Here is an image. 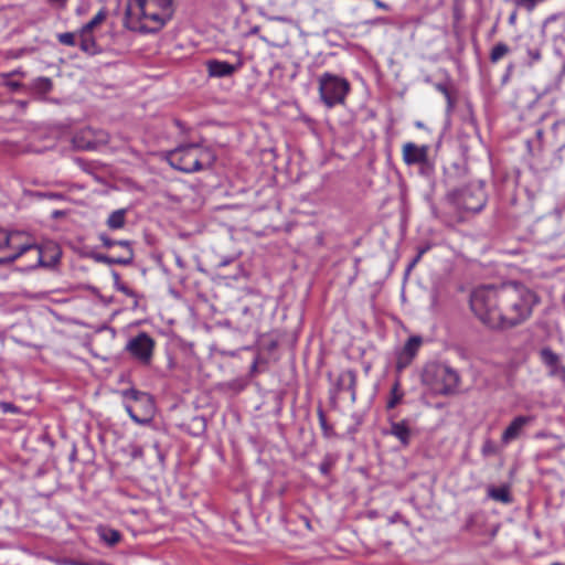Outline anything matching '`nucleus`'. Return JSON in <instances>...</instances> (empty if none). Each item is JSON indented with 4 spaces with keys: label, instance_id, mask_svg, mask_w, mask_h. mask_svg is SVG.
Instances as JSON below:
<instances>
[{
    "label": "nucleus",
    "instance_id": "obj_47",
    "mask_svg": "<svg viewBox=\"0 0 565 565\" xmlns=\"http://www.w3.org/2000/svg\"><path fill=\"white\" fill-rule=\"evenodd\" d=\"M9 86L12 88V89H18L21 84L20 83H17V82H12V83H9Z\"/></svg>",
    "mask_w": 565,
    "mask_h": 565
},
{
    "label": "nucleus",
    "instance_id": "obj_39",
    "mask_svg": "<svg viewBox=\"0 0 565 565\" xmlns=\"http://www.w3.org/2000/svg\"><path fill=\"white\" fill-rule=\"evenodd\" d=\"M51 6L56 8H64L67 0H46Z\"/></svg>",
    "mask_w": 565,
    "mask_h": 565
},
{
    "label": "nucleus",
    "instance_id": "obj_15",
    "mask_svg": "<svg viewBox=\"0 0 565 565\" xmlns=\"http://www.w3.org/2000/svg\"><path fill=\"white\" fill-rule=\"evenodd\" d=\"M356 373L353 370H347L339 374L337 387L339 391L350 392L352 402L356 398Z\"/></svg>",
    "mask_w": 565,
    "mask_h": 565
},
{
    "label": "nucleus",
    "instance_id": "obj_20",
    "mask_svg": "<svg viewBox=\"0 0 565 565\" xmlns=\"http://www.w3.org/2000/svg\"><path fill=\"white\" fill-rule=\"evenodd\" d=\"M241 67V62L236 64H231L228 62L214 60V77L228 76L237 70H239Z\"/></svg>",
    "mask_w": 565,
    "mask_h": 565
},
{
    "label": "nucleus",
    "instance_id": "obj_5",
    "mask_svg": "<svg viewBox=\"0 0 565 565\" xmlns=\"http://www.w3.org/2000/svg\"><path fill=\"white\" fill-rule=\"evenodd\" d=\"M423 381L437 394L448 395L456 392L458 388L460 376L458 372L450 366L434 363L425 367Z\"/></svg>",
    "mask_w": 565,
    "mask_h": 565
},
{
    "label": "nucleus",
    "instance_id": "obj_46",
    "mask_svg": "<svg viewBox=\"0 0 565 565\" xmlns=\"http://www.w3.org/2000/svg\"><path fill=\"white\" fill-rule=\"evenodd\" d=\"M146 412V404L138 405V414L142 415Z\"/></svg>",
    "mask_w": 565,
    "mask_h": 565
},
{
    "label": "nucleus",
    "instance_id": "obj_38",
    "mask_svg": "<svg viewBox=\"0 0 565 565\" xmlns=\"http://www.w3.org/2000/svg\"><path fill=\"white\" fill-rule=\"evenodd\" d=\"M516 20H518V12L516 10L512 11L511 14L509 15L508 18V23L511 25V26H514L516 24Z\"/></svg>",
    "mask_w": 565,
    "mask_h": 565
},
{
    "label": "nucleus",
    "instance_id": "obj_11",
    "mask_svg": "<svg viewBox=\"0 0 565 565\" xmlns=\"http://www.w3.org/2000/svg\"><path fill=\"white\" fill-rule=\"evenodd\" d=\"M429 149L428 145L418 146L412 141L405 142L402 146L403 162L408 167H427L429 164Z\"/></svg>",
    "mask_w": 565,
    "mask_h": 565
},
{
    "label": "nucleus",
    "instance_id": "obj_28",
    "mask_svg": "<svg viewBox=\"0 0 565 565\" xmlns=\"http://www.w3.org/2000/svg\"><path fill=\"white\" fill-rule=\"evenodd\" d=\"M434 87L438 93L444 95V97L447 100L448 107L451 108L454 106V100L448 85L445 83H436Z\"/></svg>",
    "mask_w": 565,
    "mask_h": 565
},
{
    "label": "nucleus",
    "instance_id": "obj_43",
    "mask_svg": "<svg viewBox=\"0 0 565 565\" xmlns=\"http://www.w3.org/2000/svg\"><path fill=\"white\" fill-rule=\"evenodd\" d=\"M422 257H419L418 255L415 256V258L412 260V263L409 264V269H412L413 267H415L419 262H420Z\"/></svg>",
    "mask_w": 565,
    "mask_h": 565
},
{
    "label": "nucleus",
    "instance_id": "obj_8",
    "mask_svg": "<svg viewBox=\"0 0 565 565\" xmlns=\"http://www.w3.org/2000/svg\"><path fill=\"white\" fill-rule=\"evenodd\" d=\"M121 394L126 399L132 402V404H126L125 408L135 423L145 425L151 422L154 404L149 394L135 388L125 390Z\"/></svg>",
    "mask_w": 565,
    "mask_h": 565
},
{
    "label": "nucleus",
    "instance_id": "obj_19",
    "mask_svg": "<svg viewBox=\"0 0 565 565\" xmlns=\"http://www.w3.org/2000/svg\"><path fill=\"white\" fill-rule=\"evenodd\" d=\"M404 395L405 394L402 390L401 381L399 379H396L390 391V396L386 402V409L395 408L403 401Z\"/></svg>",
    "mask_w": 565,
    "mask_h": 565
},
{
    "label": "nucleus",
    "instance_id": "obj_45",
    "mask_svg": "<svg viewBox=\"0 0 565 565\" xmlns=\"http://www.w3.org/2000/svg\"><path fill=\"white\" fill-rule=\"evenodd\" d=\"M113 276H114V279H115V285H116V288L118 287V284H122L120 281V276L118 273H113Z\"/></svg>",
    "mask_w": 565,
    "mask_h": 565
},
{
    "label": "nucleus",
    "instance_id": "obj_48",
    "mask_svg": "<svg viewBox=\"0 0 565 565\" xmlns=\"http://www.w3.org/2000/svg\"><path fill=\"white\" fill-rule=\"evenodd\" d=\"M564 75H565V62L563 63L562 70H561V76H564Z\"/></svg>",
    "mask_w": 565,
    "mask_h": 565
},
{
    "label": "nucleus",
    "instance_id": "obj_1",
    "mask_svg": "<svg viewBox=\"0 0 565 565\" xmlns=\"http://www.w3.org/2000/svg\"><path fill=\"white\" fill-rule=\"evenodd\" d=\"M536 295L518 282L481 286L470 295V308L487 327L507 330L526 321L536 303Z\"/></svg>",
    "mask_w": 565,
    "mask_h": 565
},
{
    "label": "nucleus",
    "instance_id": "obj_25",
    "mask_svg": "<svg viewBox=\"0 0 565 565\" xmlns=\"http://www.w3.org/2000/svg\"><path fill=\"white\" fill-rule=\"evenodd\" d=\"M317 416H318L319 426L321 428L323 437H326V438L332 437L334 435V430H333V427L331 425H329V423L327 420V416H326L322 407H318Z\"/></svg>",
    "mask_w": 565,
    "mask_h": 565
},
{
    "label": "nucleus",
    "instance_id": "obj_24",
    "mask_svg": "<svg viewBox=\"0 0 565 565\" xmlns=\"http://www.w3.org/2000/svg\"><path fill=\"white\" fill-rule=\"evenodd\" d=\"M125 215H126V211L122 209L114 211L107 220L108 227L111 230L122 228L126 223Z\"/></svg>",
    "mask_w": 565,
    "mask_h": 565
},
{
    "label": "nucleus",
    "instance_id": "obj_23",
    "mask_svg": "<svg viewBox=\"0 0 565 565\" xmlns=\"http://www.w3.org/2000/svg\"><path fill=\"white\" fill-rule=\"evenodd\" d=\"M511 52L510 46L504 42H498L490 51L489 60L492 64L499 63Z\"/></svg>",
    "mask_w": 565,
    "mask_h": 565
},
{
    "label": "nucleus",
    "instance_id": "obj_37",
    "mask_svg": "<svg viewBox=\"0 0 565 565\" xmlns=\"http://www.w3.org/2000/svg\"><path fill=\"white\" fill-rule=\"evenodd\" d=\"M116 246H120L124 248V254L129 250L132 252V248L130 246V243L128 241H117Z\"/></svg>",
    "mask_w": 565,
    "mask_h": 565
},
{
    "label": "nucleus",
    "instance_id": "obj_17",
    "mask_svg": "<svg viewBox=\"0 0 565 565\" xmlns=\"http://www.w3.org/2000/svg\"><path fill=\"white\" fill-rule=\"evenodd\" d=\"M78 45L81 50L89 55H96L102 52V47L97 44L92 32L79 31Z\"/></svg>",
    "mask_w": 565,
    "mask_h": 565
},
{
    "label": "nucleus",
    "instance_id": "obj_13",
    "mask_svg": "<svg viewBox=\"0 0 565 565\" xmlns=\"http://www.w3.org/2000/svg\"><path fill=\"white\" fill-rule=\"evenodd\" d=\"M541 362L548 370V376L557 377L565 383V366L562 364L559 355L551 348H543L540 351Z\"/></svg>",
    "mask_w": 565,
    "mask_h": 565
},
{
    "label": "nucleus",
    "instance_id": "obj_29",
    "mask_svg": "<svg viewBox=\"0 0 565 565\" xmlns=\"http://www.w3.org/2000/svg\"><path fill=\"white\" fill-rule=\"evenodd\" d=\"M58 42L63 45L74 46L76 45V36L74 33L65 32L57 35Z\"/></svg>",
    "mask_w": 565,
    "mask_h": 565
},
{
    "label": "nucleus",
    "instance_id": "obj_3",
    "mask_svg": "<svg viewBox=\"0 0 565 565\" xmlns=\"http://www.w3.org/2000/svg\"><path fill=\"white\" fill-rule=\"evenodd\" d=\"M172 17V0H128L126 25L132 31L156 32Z\"/></svg>",
    "mask_w": 565,
    "mask_h": 565
},
{
    "label": "nucleus",
    "instance_id": "obj_12",
    "mask_svg": "<svg viewBox=\"0 0 565 565\" xmlns=\"http://www.w3.org/2000/svg\"><path fill=\"white\" fill-rule=\"evenodd\" d=\"M422 343L423 340L419 335H413L406 341L403 349L397 354L396 370L398 372L403 371L412 364L413 360L419 351Z\"/></svg>",
    "mask_w": 565,
    "mask_h": 565
},
{
    "label": "nucleus",
    "instance_id": "obj_35",
    "mask_svg": "<svg viewBox=\"0 0 565 565\" xmlns=\"http://www.w3.org/2000/svg\"><path fill=\"white\" fill-rule=\"evenodd\" d=\"M117 290L121 291L122 294H125L129 297H132V298L137 297V294L125 284H118Z\"/></svg>",
    "mask_w": 565,
    "mask_h": 565
},
{
    "label": "nucleus",
    "instance_id": "obj_41",
    "mask_svg": "<svg viewBox=\"0 0 565 565\" xmlns=\"http://www.w3.org/2000/svg\"><path fill=\"white\" fill-rule=\"evenodd\" d=\"M430 249L429 245L420 247L417 252V255L423 258V256Z\"/></svg>",
    "mask_w": 565,
    "mask_h": 565
},
{
    "label": "nucleus",
    "instance_id": "obj_34",
    "mask_svg": "<svg viewBox=\"0 0 565 565\" xmlns=\"http://www.w3.org/2000/svg\"><path fill=\"white\" fill-rule=\"evenodd\" d=\"M99 239L102 241L103 246H105L107 248H111V247L116 246V244H117V241L109 238L106 234H100Z\"/></svg>",
    "mask_w": 565,
    "mask_h": 565
},
{
    "label": "nucleus",
    "instance_id": "obj_16",
    "mask_svg": "<svg viewBox=\"0 0 565 565\" xmlns=\"http://www.w3.org/2000/svg\"><path fill=\"white\" fill-rule=\"evenodd\" d=\"M388 434L395 437L403 447L409 446L412 439V430L406 419L392 422Z\"/></svg>",
    "mask_w": 565,
    "mask_h": 565
},
{
    "label": "nucleus",
    "instance_id": "obj_30",
    "mask_svg": "<svg viewBox=\"0 0 565 565\" xmlns=\"http://www.w3.org/2000/svg\"><path fill=\"white\" fill-rule=\"evenodd\" d=\"M526 53L530 58V65H533L534 63L540 62L542 58L541 50L537 47H533V49L529 47L526 50Z\"/></svg>",
    "mask_w": 565,
    "mask_h": 565
},
{
    "label": "nucleus",
    "instance_id": "obj_26",
    "mask_svg": "<svg viewBox=\"0 0 565 565\" xmlns=\"http://www.w3.org/2000/svg\"><path fill=\"white\" fill-rule=\"evenodd\" d=\"M107 18V11L102 9L99 10L95 15L94 18L88 21L85 25L82 26L81 30H84L85 32H92L93 33V30L102 24Z\"/></svg>",
    "mask_w": 565,
    "mask_h": 565
},
{
    "label": "nucleus",
    "instance_id": "obj_18",
    "mask_svg": "<svg viewBox=\"0 0 565 565\" xmlns=\"http://www.w3.org/2000/svg\"><path fill=\"white\" fill-rule=\"evenodd\" d=\"M95 259L99 263H104V264H108V265H113V264L129 265L134 259V252L127 250L125 254H122L121 256H117V257L108 256V255H104V254H97V255H95Z\"/></svg>",
    "mask_w": 565,
    "mask_h": 565
},
{
    "label": "nucleus",
    "instance_id": "obj_10",
    "mask_svg": "<svg viewBox=\"0 0 565 565\" xmlns=\"http://www.w3.org/2000/svg\"><path fill=\"white\" fill-rule=\"evenodd\" d=\"M154 349V340L146 332H140L136 337L131 338L126 350L132 358L138 360L142 364H149Z\"/></svg>",
    "mask_w": 565,
    "mask_h": 565
},
{
    "label": "nucleus",
    "instance_id": "obj_40",
    "mask_svg": "<svg viewBox=\"0 0 565 565\" xmlns=\"http://www.w3.org/2000/svg\"><path fill=\"white\" fill-rule=\"evenodd\" d=\"M373 3L379 9H382V10H385V11L390 10V6L384 3V2H382L381 0H373Z\"/></svg>",
    "mask_w": 565,
    "mask_h": 565
},
{
    "label": "nucleus",
    "instance_id": "obj_7",
    "mask_svg": "<svg viewBox=\"0 0 565 565\" xmlns=\"http://www.w3.org/2000/svg\"><path fill=\"white\" fill-rule=\"evenodd\" d=\"M34 243V238L26 232H7L0 228V253L4 254L0 262H13L23 257L24 252Z\"/></svg>",
    "mask_w": 565,
    "mask_h": 565
},
{
    "label": "nucleus",
    "instance_id": "obj_9",
    "mask_svg": "<svg viewBox=\"0 0 565 565\" xmlns=\"http://www.w3.org/2000/svg\"><path fill=\"white\" fill-rule=\"evenodd\" d=\"M23 257L26 258L24 266L28 269L52 267L58 263L60 252L56 246L42 247L34 243L24 252Z\"/></svg>",
    "mask_w": 565,
    "mask_h": 565
},
{
    "label": "nucleus",
    "instance_id": "obj_32",
    "mask_svg": "<svg viewBox=\"0 0 565 565\" xmlns=\"http://www.w3.org/2000/svg\"><path fill=\"white\" fill-rule=\"evenodd\" d=\"M97 142H103V143L108 142V136L106 134L102 132L100 137H98L97 141H94V142L87 141L85 145H78V146L82 148H85V149H95Z\"/></svg>",
    "mask_w": 565,
    "mask_h": 565
},
{
    "label": "nucleus",
    "instance_id": "obj_36",
    "mask_svg": "<svg viewBox=\"0 0 565 565\" xmlns=\"http://www.w3.org/2000/svg\"><path fill=\"white\" fill-rule=\"evenodd\" d=\"M331 468H332V463H331V461H329V460H327V459H326V460H323V461L320 463V466H319V470H320V472H321L322 475H328V473L330 472Z\"/></svg>",
    "mask_w": 565,
    "mask_h": 565
},
{
    "label": "nucleus",
    "instance_id": "obj_27",
    "mask_svg": "<svg viewBox=\"0 0 565 565\" xmlns=\"http://www.w3.org/2000/svg\"><path fill=\"white\" fill-rule=\"evenodd\" d=\"M52 86V81L49 77H38L32 83V88L39 94L49 93Z\"/></svg>",
    "mask_w": 565,
    "mask_h": 565
},
{
    "label": "nucleus",
    "instance_id": "obj_14",
    "mask_svg": "<svg viewBox=\"0 0 565 565\" xmlns=\"http://www.w3.org/2000/svg\"><path fill=\"white\" fill-rule=\"evenodd\" d=\"M533 416L524 415L514 417L501 435L502 444L508 445L511 441L520 438L523 434L524 428L529 426L533 422Z\"/></svg>",
    "mask_w": 565,
    "mask_h": 565
},
{
    "label": "nucleus",
    "instance_id": "obj_33",
    "mask_svg": "<svg viewBox=\"0 0 565 565\" xmlns=\"http://www.w3.org/2000/svg\"><path fill=\"white\" fill-rule=\"evenodd\" d=\"M481 452L483 456H489L495 452V447L491 440L484 441L481 448Z\"/></svg>",
    "mask_w": 565,
    "mask_h": 565
},
{
    "label": "nucleus",
    "instance_id": "obj_21",
    "mask_svg": "<svg viewBox=\"0 0 565 565\" xmlns=\"http://www.w3.org/2000/svg\"><path fill=\"white\" fill-rule=\"evenodd\" d=\"M97 531L102 541H104L106 544L110 546L116 545L121 539V534L119 533V531L110 527L99 526Z\"/></svg>",
    "mask_w": 565,
    "mask_h": 565
},
{
    "label": "nucleus",
    "instance_id": "obj_4",
    "mask_svg": "<svg viewBox=\"0 0 565 565\" xmlns=\"http://www.w3.org/2000/svg\"><path fill=\"white\" fill-rule=\"evenodd\" d=\"M318 85L320 99L328 108L344 105L351 92V85L348 79L329 72L319 76Z\"/></svg>",
    "mask_w": 565,
    "mask_h": 565
},
{
    "label": "nucleus",
    "instance_id": "obj_22",
    "mask_svg": "<svg viewBox=\"0 0 565 565\" xmlns=\"http://www.w3.org/2000/svg\"><path fill=\"white\" fill-rule=\"evenodd\" d=\"M488 494L491 499L502 503H510L512 501L510 490L507 486L492 487L489 489Z\"/></svg>",
    "mask_w": 565,
    "mask_h": 565
},
{
    "label": "nucleus",
    "instance_id": "obj_49",
    "mask_svg": "<svg viewBox=\"0 0 565 565\" xmlns=\"http://www.w3.org/2000/svg\"><path fill=\"white\" fill-rule=\"evenodd\" d=\"M73 564H74V565H88V564H86V563H81V562H74Z\"/></svg>",
    "mask_w": 565,
    "mask_h": 565
},
{
    "label": "nucleus",
    "instance_id": "obj_2",
    "mask_svg": "<svg viewBox=\"0 0 565 565\" xmlns=\"http://www.w3.org/2000/svg\"><path fill=\"white\" fill-rule=\"evenodd\" d=\"M487 204V195L480 184H468L449 191L436 216L445 224L454 226L465 221V213H479Z\"/></svg>",
    "mask_w": 565,
    "mask_h": 565
},
{
    "label": "nucleus",
    "instance_id": "obj_6",
    "mask_svg": "<svg viewBox=\"0 0 565 565\" xmlns=\"http://www.w3.org/2000/svg\"><path fill=\"white\" fill-rule=\"evenodd\" d=\"M202 154L199 145L189 143L168 151L166 158L172 168L189 173L201 169Z\"/></svg>",
    "mask_w": 565,
    "mask_h": 565
},
{
    "label": "nucleus",
    "instance_id": "obj_44",
    "mask_svg": "<svg viewBox=\"0 0 565 565\" xmlns=\"http://www.w3.org/2000/svg\"><path fill=\"white\" fill-rule=\"evenodd\" d=\"M205 67L210 76H212V60L205 62Z\"/></svg>",
    "mask_w": 565,
    "mask_h": 565
},
{
    "label": "nucleus",
    "instance_id": "obj_31",
    "mask_svg": "<svg viewBox=\"0 0 565 565\" xmlns=\"http://www.w3.org/2000/svg\"><path fill=\"white\" fill-rule=\"evenodd\" d=\"M0 409L2 411V413L7 414V413H12V414H19L20 413V408L14 405L13 403H10V402H0Z\"/></svg>",
    "mask_w": 565,
    "mask_h": 565
},
{
    "label": "nucleus",
    "instance_id": "obj_42",
    "mask_svg": "<svg viewBox=\"0 0 565 565\" xmlns=\"http://www.w3.org/2000/svg\"><path fill=\"white\" fill-rule=\"evenodd\" d=\"M132 456L135 458L141 457L142 456V449L140 447H135L134 450H132Z\"/></svg>",
    "mask_w": 565,
    "mask_h": 565
}]
</instances>
